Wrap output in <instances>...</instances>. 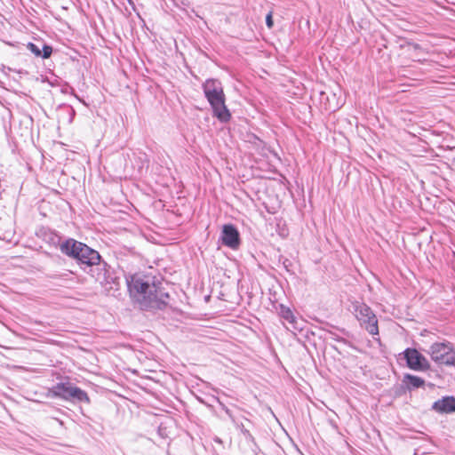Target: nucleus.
<instances>
[{
	"mask_svg": "<svg viewBox=\"0 0 455 455\" xmlns=\"http://www.w3.org/2000/svg\"><path fill=\"white\" fill-rule=\"evenodd\" d=\"M126 283L131 296L141 309H162L167 305L169 294L151 277L140 274L129 275Z\"/></svg>",
	"mask_w": 455,
	"mask_h": 455,
	"instance_id": "nucleus-1",
	"label": "nucleus"
},
{
	"mask_svg": "<svg viewBox=\"0 0 455 455\" xmlns=\"http://www.w3.org/2000/svg\"><path fill=\"white\" fill-rule=\"evenodd\" d=\"M206 99L211 104L214 116L221 122L230 118V113L225 105V95L221 83L216 79H208L203 84Z\"/></svg>",
	"mask_w": 455,
	"mask_h": 455,
	"instance_id": "nucleus-2",
	"label": "nucleus"
},
{
	"mask_svg": "<svg viewBox=\"0 0 455 455\" xmlns=\"http://www.w3.org/2000/svg\"><path fill=\"white\" fill-rule=\"evenodd\" d=\"M60 251L62 253L76 259L80 264L86 266L100 264V255L97 251L74 239H68L61 243Z\"/></svg>",
	"mask_w": 455,
	"mask_h": 455,
	"instance_id": "nucleus-3",
	"label": "nucleus"
},
{
	"mask_svg": "<svg viewBox=\"0 0 455 455\" xmlns=\"http://www.w3.org/2000/svg\"><path fill=\"white\" fill-rule=\"evenodd\" d=\"M427 353L439 365L455 366V347L451 342L433 343Z\"/></svg>",
	"mask_w": 455,
	"mask_h": 455,
	"instance_id": "nucleus-4",
	"label": "nucleus"
},
{
	"mask_svg": "<svg viewBox=\"0 0 455 455\" xmlns=\"http://www.w3.org/2000/svg\"><path fill=\"white\" fill-rule=\"evenodd\" d=\"M354 310L361 326L364 327L371 335H378V319L371 308L364 303L356 302L354 305Z\"/></svg>",
	"mask_w": 455,
	"mask_h": 455,
	"instance_id": "nucleus-5",
	"label": "nucleus"
},
{
	"mask_svg": "<svg viewBox=\"0 0 455 455\" xmlns=\"http://www.w3.org/2000/svg\"><path fill=\"white\" fill-rule=\"evenodd\" d=\"M407 366L413 371H424L430 367L427 358L415 348H407L403 351Z\"/></svg>",
	"mask_w": 455,
	"mask_h": 455,
	"instance_id": "nucleus-6",
	"label": "nucleus"
},
{
	"mask_svg": "<svg viewBox=\"0 0 455 455\" xmlns=\"http://www.w3.org/2000/svg\"><path fill=\"white\" fill-rule=\"evenodd\" d=\"M220 239L224 245L231 249H236L240 244L239 232L236 228L231 224L223 226Z\"/></svg>",
	"mask_w": 455,
	"mask_h": 455,
	"instance_id": "nucleus-7",
	"label": "nucleus"
},
{
	"mask_svg": "<svg viewBox=\"0 0 455 455\" xmlns=\"http://www.w3.org/2000/svg\"><path fill=\"white\" fill-rule=\"evenodd\" d=\"M432 409L439 413L455 412V398L453 396L443 397L433 403Z\"/></svg>",
	"mask_w": 455,
	"mask_h": 455,
	"instance_id": "nucleus-8",
	"label": "nucleus"
},
{
	"mask_svg": "<svg viewBox=\"0 0 455 455\" xmlns=\"http://www.w3.org/2000/svg\"><path fill=\"white\" fill-rule=\"evenodd\" d=\"M74 385L70 383H58L50 390L52 396L60 397L65 400H70V395Z\"/></svg>",
	"mask_w": 455,
	"mask_h": 455,
	"instance_id": "nucleus-9",
	"label": "nucleus"
},
{
	"mask_svg": "<svg viewBox=\"0 0 455 455\" xmlns=\"http://www.w3.org/2000/svg\"><path fill=\"white\" fill-rule=\"evenodd\" d=\"M403 383L406 385L408 389H412L423 387L425 384V380L418 376L405 374L403 377Z\"/></svg>",
	"mask_w": 455,
	"mask_h": 455,
	"instance_id": "nucleus-10",
	"label": "nucleus"
},
{
	"mask_svg": "<svg viewBox=\"0 0 455 455\" xmlns=\"http://www.w3.org/2000/svg\"><path fill=\"white\" fill-rule=\"evenodd\" d=\"M280 315L283 319L286 320L289 323L291 324L294 330H300L301 328L298 325V321L294 316L292 311L289 307H281Z\"/></svg>",
	"mask_w": 455,
	"mask_h": 455,
	"instance_id": "nucleus-11",
	"label": "nucleus"
},
{
	"mask_svg": "<svg viewBox=\"0 0 455 455\" xmlns=\"http://www.w3.org/2000/svg\"><path fill=\"white\" fill-rule=\"evenodd\" d=\"M70 400L84 402V403L90 402V399H89L86 392L76 386H74V387H73V390H72V393L70 395Z\"/></svg>",
	"mask_w": 455,
	"mask_h": 455,
	"instance_id": "nucleus-12",
	"label": "nucleus"
},
{
	"mask_svg": "<svg viewBox=\"0 0 455 455\" xmlns=\"http://www.w3.org/2000/svg\"><path fill=\"white\" fill-rule=\"evenodd\" d=\"M27 47L36 56H37V57L41 56V50L36 44H35L33 43H28Z\"/></svg>",
	"mask_w": 455,
	"mask_h": 455,
	"instance_id": "nucleus-13",
	"label": "nucleus"
},
{
	"mask_svg": "<svg viewBox=\"0 0 455 455\" xmlns=\"http://www.w3.org/2000/svg\"><path fill=\"white\" fill-rule=\"evenodd\" d=\"M52 52V48L49 45H44L43 47V53L41 52V56L44 58V59H47L51 56Z\"/></svg>",
	"mask_w": 455,
	"mask_h": 455,
	"instance_id": "nucleus-14",
	"label": "nucleus"
},
{
	"mask_svg": "<svg viewBox=\"0 0 455 455\" xmlns=\"http://www.w3.org/2000/svg\"><path fill=\"white\" fill-rule=\"evenodd\" d=\"M266 24L268 28H271L274 25L273 18H272V12H268L266 16Z\"/></svg>",
	"mask_w": 455,
	"mask_h": 455,
	"instance_id": "nucleus-15",
	"label": "nucleus"
},
{
	"mask_svg": "<svg viewBox=\"0 0 455 455\" xmlns=\"http://www.w3.org/2000/svg\"><path fill=\"white\" fill-rule=\"evenodd\" d=\"M97 279L101 283H103L104 282L108 283V281L104 277L102 280L100 279V276L97 277Z\"/></svg>",
	"mask_w": 455,
	"mask_h": 455,
	"instance_id": "nucleus-16",
	"label": "nucleus"
}]
</instances>
